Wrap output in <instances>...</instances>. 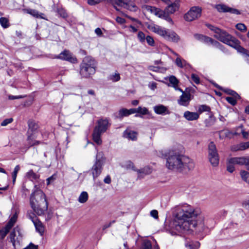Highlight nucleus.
Segmentation results:
<instances>
[{"mask_svg":"<svg viewBox=\"0 0 249 249\" xmlns=\"http://www.w3.org/2000/svg\"><path fill=\"white\" fill-rule=\"evenodd\" d=\"M26 177L31 180H36L38 178V176L33 172L32 170H30L26 173Z\"/></svg>","mask_w":249,"mask_h":249,"instance_id":"nucleus-33","label":"nucleus"},{"mask_svg":"<svg viewBox=\"0 0 249 249\" xmlns=\"http://www.w3.org/2000/svg\"><path fill=\"white\" fill-rule=\"evenodd\" d=\"M105 161L106 158L103 153L101 151H97L95 162L91 169L94 179L101 174Z\"/></svg>","mask_w":249,"mask_h":249,"instance_id":"nucleus-8","label":"nucleus"},{"mask_svg":"<svg viewBox=\"0 0 249 249\" xmlns=\"http://www.w3.org/2000/svg\"><path fill=\"white\" fill-rule=\"evenodd\" d=\"M236 28L238 30L241 32H245L247 30V27L243 23H238L236 25Z\"/></svg>","mask_w":249,"mask_h":249,"instance_id":"nucleus-42","label":"nucleus"},{"mask_svg":"<svg viewBox=\"0 0 249 249\" xmlns=\"http://www.w3.org/2000/svg\"><path fill=\"white\" fill-rule=\"evenodd\" d=\"M58 14L60 15L61 17L65 18L67 17V14L66 11L63 9H60L58 10Z\"/></svg>","mask_w":249,"mask_h":249,"instance_id":"nucleus-49","label":"nucleus"},{"mask_svg":"<svg viewBox=\"0 0 249 249\" xmlns=\"http://www.w3.org/2000/svg\"><path fill=\"white\" fill-rule=\"evenodd\" d=\"M199 111L200 112H202L204 111H210V107L206 105H201L199 107Z\"/></svg>","mask_w":249,"mask_h":249,"instance_id":"nucleus-46","label":"nucleus"},{"mask_svg":"<svg viewBox=\"0 0 249 249\" xmlns=\"http://www.w3.org/2000/svg\"><path fill=\"white\" fill-rule=\"evenodd\" d=\"M139 102L138 100H134L133 101H132L131 102V104L133 105V106H137L138 105Z\"/></svg>","mask_w":249,"mask_h":249,"instance_id":"nucleus-62","label":"nucleus"},{"mask_svg":"<svg viewBox=\"0 0 249 249\" xmlns=\"http://www.w3.org/2000/svg\"><path fill=\"white\" fill-rule=\"evenodd\" d=\"M240 97H235L232 96L231 97H227L226 99L227 101L232 106L235 105L237 103V99H239Z\"/></svg>","mask_w":249,"mask_h":249,"instance_id":"nucleus-36","label":"nucleus"},{"mask_svg":"<svg viewBox=\"0 0 249 249\" xmlns=\"http://www.w3.org/2000/svg\"><path fill=\"white\" fill-rule=\"evenodd\" d=\"M23 96H14V95H9V99L10 100H14V99H18L23 98Z\"/></svg>","mask_w":249,"mask_h":249,"instance_id":"nucleus-57","label":"nucleus"},{"mask_svg":"<svg viewBox=\"0 0 249 249\" xmlns=\"http://www.w3.org/2000/svg\"><path fill=\"white\" fill-rule=\"evenodd\" d=\"M249 147V142L241 143L240 145L239 149L241 150H245Z\"/></svg>","mask_w":249,"mask_h":249,"instance_id":"nucleus-48","label":"nucleus"},{"mask_svg":"<svg viewBox=\"0 0 249 249\" xmlns=\"http://www.w3.org/2000/svg\"><path fill=\"white\" fill-rule=\"evenodd\" d=\"M154 112L159 115H164L170 113L167 107L163 105H158L153 107Z\"/></svg>","mask_w":249,"mask_h":249,"instance_id":"nucleus-21","label":"nucleus"},{"mask_svg":"<svg viewBox=\"0 0 249 249\" xmlns=\"http://www.w3.org/2000/svg\"><path fill=\"white\" fill-rule=\"evenodd\" d=\"M147 28L167 41L178 42L179 40V36L173 31L166 30L164 28L154 24H149Z\"/></svg>","mask_w":249,"mask_h":249,"instance_id":"nucleus-5","label":"nucleus"},{"mask_svg":"<svg viewBox=\"0 0 249 249\" xmlns=\"http://www.w3.org/2000/svg\"><path fill=\"white\" fill-rule=\"evenodd\" d=\"M137 171L138 173V178L141 179L143 178L145 176L151 174L152 169L150 167L146 166L142 169L138 170Z\"/></svg>","mask_w":249,"mask_h":249,"instance_id":"nucleus-24","label":"nucleus"},{"mask_svg":"<svg viewBox=\"0 0 249 249\" xmlns=\"http://www.w3.org/2000/svg\"><path fill=\"white\" fill-rule=\"evenodd\" d=\"M142 249H152V244L150 241L144 240L142 245Z\"/></svg>","mask_w":249,"mask_h":249,"instance_id":"nucleus-39","label":"nucleus"},{"mask_svg":"<svg viewBox=\"0 0 249 249\" xmlns=\"http://www.w3.org/2000/svg\"><path fill=\"white\" fill-rule=\"evenodd\" d=\"M129 115H131L135 113H137V108H131L128 109Z\"/></svg>","mask_w":249,"mask_h":249,"instance_id":"nucleus-60","label":"nucleus"},{"mask_svg":"<svg viewBox=\"0 0 249 249\" xmlns=\"http://www.w3.org/2000/svg\"><path fill=\"white\" fill-rule=\"evenodd\" d=\"M162 157L166 159V167L170 170L182 173H187L194 169L195 163L188 157L169 150L162 154Z\"/></svg>","mask_w":249,"mask_h":249,"instance_id":"nucleus-2","label":"nucleus"},{"mask_svg":"<svg viewBox=\"0 0 249 249\" xmlns=\"http://www.w3.org/2000/svg\"><path fill=\"white\" fill-rule=\"evenodd\" d=\"M175 63L178 67L181 68L190 66V65L184 59H181L179 57L177 58Z\"/></svg>","mask_w":249,"mask_h":249,"instance_id":"nucleus-29","label":"nucleus"},{"mask_svg":"<svg viewBox=\"0 0 249 249\" xmlns=\"http://www.w3.org/2000/svg\"><path fill=\"white\" fill-rule=\"evenodd\" d=\"M182 95L178 100V104L182 106L187 107L191 101V94L189 93H184L183 91Z\"/></svg>","mask_w":249,"mask_h":249,"instance_id":"nucleus-19","label":"nucleus"},{"mask_svg":"<svg viewBox=\"0 0 249 249\" xmlns=\"http://www.w3.org/2000/svg\"><path fill=\"white\" fill-rule=\"evenodd\" d=\"M10 239L15 249L18 248L22 239V235L18 227L15 228L10 235Z\"/></svg>","mask_w":249,"mask_h":249,"instance_id":"nucleus-13","label":"nucleus"},{"mask_svg":"<svg viewBox=\"0 0 249 249\" xmlns=\"http://www.w3.org/2000/svg\"><path fill=\"white\" fill-rule=\"evenodd\" d=\"M34 224L36 228V231L41 235H42L44 232V227L42 223L38 219L34 220Z\"/></svg>","mask_w":249,"mask_h":249,"instance_id":"nucleus-27","label":"nucleus"},{"mask_svg":"<svg viewBox=\"0 0 249 249\" xmlns=\"http://www.w3.org/2000/svg\"><path fill=\"white\" fill-rule=\"evenodd\" d=\"M156 88V84L155 83H153L151 85V89H154Z\"/></svg>","mask_w":249,"mask_h":249,"instance_id":"nucleus-63","label":"nucleus"},{"mask_svg":"<svg viewBox=\"0 0 249 249\" xmlns=\"http://www.w3.org/2000/svg\"><path fill=\"white\" fill-rule=\"evenodd\" d=\"M216 8L220 12H230L236 15L240 14V12L238 10L231 8L225 4H217L216 5Z\"/></svg>","mask_w":249,"mask_h":249,"instance_id":"nucleus-18","label":"nucleus"},{"mask_svg":"<svg viewBox=\"0 0 249 249\" xmlns=\"http://www.w3.org/2000/svg\"><path fill=\"white\" fill-rule=\"evenodd\" d=\"M116 21L118 23H120V24H124L125 22V20L122 18H121L120 17H117L116 18Z\"/></svg>","mask_w":249,"mask_h":249,"instance_id":"nucleus-53","label":"nucleus"},{"mask_svg":"<svg viewBox=\"0 0 249 249\" xmlns=\"http://www.w3.org/2000/svg\"><path fill=\"white\" fill-rule=\"evenodd\" d=\"M89 198V195L87 192L83 191L82 192L78 199V201L80 203H86Z\"/></svg>","mask_w":249,"mask_h":249,"instance_id":"nucleus-31","label":"nucleus"},{"mask_svg":"<svg viewBox=\"0 0 249 249\" xmlns=\"http://www.w3.org/2000/svg\"><path fill=\"white\" fill-rule=\"evenodd\" d=\"M18 215L15 213L10 219L8 223L6 224L5 228L3 229L0 230V240L3 239L7 233L9 231V230L14 226L16 222L17 221Z\"/></svg>","mask_w":249,"mask_h":249,"instance_id":"nucleus-15","label":"nucleus"},{"mask_svg":"<svg viewBox=\"0 0 249 249\" xmlns=\"http://www.w3.org/2000/svg\"><path fill=\"white\" fill-rule=\"evenodd\" d=\"M53 58L68 61L72 63H75L77 62V59L76 57L73 56L69 51L66 50L61 53L59 55H56Z\"/></svg>","mask_w":249,"mask_h":249,"instance_id":"nucleus-16","label":"nucleus"},{"mask_svg":"<svg viewBox=\"0 0 249 249\" xmlns=\"http://www.w3.org/2000/svg\"><path fill=\"white\" fill-rule=\"evenodd\" d=\"M127 109L122 108L119 111V116L120 118H123L129 116Z\"/></svg>","mask_w":249,"mask_h":249,"instance_id":"nucleus-38","label":"nucleus"},{"mask_svg":"<svg viewBox=\"0 0 249 249\" xmlns=\"http://www.w3.org/2000/svg\"><path fill=\"white\" fill-rule=\"evenodd\" d=\"M240 174L241 178L249 184V173L245 170H241Z\"/></svg>","mask_w":249,"mask_h":249,"instance_id":"nucleus-32","label":"nucleus"},{"mask_svg":"<svg viewBox=\"0 0 249 249\" xmlns=\"http://www.w3.org/2000/svg\"><path fill=\"white\" fill-rule=\"evenodd\" d=\"M124 136L129 140L135 141L137 140V133L134 131L127 129L124 132Z\"/></svg>","mask_w":249,"mask_h":249,"instance_id":"nucleus-25","label":"nucleus"},{"mask_svg":"<svg viewBox=\"0 0 249 249\" xmlns=\"http://www.w3.org/2000/svg\"><path fill=\"white\" fill-rule=\"evenodd\" d=\"M28 217L32 221V222L34 223V220H37L38 219L37 217L35 215L34 213H28Z\"/></svg>","mask_w":249,"mask_h":249,"instance_id":"nucleus-54","label":"nucleus"},{"mask_svg":"<svg viewBox=\"0 0 249 249\" xmlns=\"http://www.w3.org/2000/svg\"><path fill=\"white\" fill-rule=\"evenodd\" d=\"M183 117L188 121H193L197 120L199 114L197 112L186 111L184 113Z\"/></svg>","mask_w":249,"mask_h":249,"instance_id":"nucleus-22","label":"nucleus"},{"mask_svg":"<svg viewBox=\"0 0 249 249\" xmlns=\"http://www.w3.org/2000/svg\"><path fill=\"white\" fill-rule=\"evenodd\" d=\"M30 205L34 212L38 215L44 214L48 209V203L45 195L40 189H36L31 194Z\"/></svg>","mask_w":249,"mask_h":249,"instance_id":"nucleus-4","label":"nucleus"},{"mask_svg":"<svg viewBox=\"0 0 249 249\" xmlns=\"http://www.w3.org/2000/svg\"><path fill=\"white\" fill-rule=\"evenodd\" d=\"M224 91L230 94V95H231V96H234V97H240V96L236 92H235L233 90H232L231 89H224Z\"/></svg>","mask_w":249,"mask_h":249,"instance_id":"nucleus-43","label":"nucleus"},{"mask_svg":"<svg viewBox=\"0 0 249 249\" xmlns=\"http://www.w3.org/2000/svg\"><path fill=\"white\" fill-rule=\"evenodd\" d=\"M110 79L114 82L118 81L120 79V74L118 73H115L110 76Z\"/></svg>","mask_w":249,"mask_h":249,"instance_id":"nucleus-44","label":"nucleus"},{"mask_svg":"<svg viewBox=\"0 0 249 249\" xmlns=\"http://www.w3.org/2000/svg\"><path fill=\"white\" fill-rule=\"evenodd\" d=\"M245 165L247 170H249V157H233L228 159L227 170L230 173L235 170V165Z\"/></svg>","mask_w":249,"mask_h":249,"instance_id":"nucleus-9","label":"nucleus"},{"mask_svg":"<svg viewBox=\"0 0 249 249\" xmlns=\"http://www.w3.org/2000/svg\"><path fill=\"white\" fill-rule=\"evenodd\" d=\"M191 78L192 80L196 84H198L200 83V79L198 76L195 73L191 75Z\"/></svg>","mask_w":249,"mask_h":249,"instance_id":"nucleus-45","label":"nucleus"},{"mask_svg":"<svg viewBox=\"0 0 249 249\" xmlns=\"http://www.w3.org/2000/svg\"><path fill=\"white\" fill-rule=\"evenodd\" d=\"M148 69L150 71H159V67H155L153 66H150L148 67Z\"/></svg>","mask_w":249,"mask_h":249,"instance_id":"nucleus-58","label":"nucleus"},{"mask_svg":"<svg viewBox=\"0 0 249 249\" xmlns=\"http://www.w3.org/2000/svg\"><path fill=\"white\" fill-rule=\"evenodd\" d=\"M96 62L91 56H86L80 65V74L83 77L88 78L95 73Z\"/></svg>","mask_w":249,"mask_h":249,"instance_id":"nucleus-6","label":"nucleus"},{"mask_svg":"<svg viewBox=\"0 0 249 249\" xmlns=\"http://www.w3.org/2000/svg\"><path fill=\"white\" fill-rule=\"evenodd\" d=\"M145 40L146 41L147 44L149 45H150L151 46H154L155 41H154L153 38L152 36H146V37L145 38Z\"/></svg>","mask_w":249,"mask_h":249,"instance_id":"nucleus-41","label":"nucleus"},{"mask_svg":"<svg viewBox=\"0 0 249 249\" xmlns=\"http://www.w3.org/2000/svg\"><path fill=\"white\" fill-rule=\"evenodd\" d=\"M200 244L198 242H189L186 243L185 246L188 249H198Z\"/></svg>","mask_w":249,"mask_h":249,"instance_id":"nucleus-34","label":"nucleus"},{"mask_svg":"<svg viewBox=\"0 0 249 249\" xmlns=\"http://www.w3.org/2000/svg\"><path fill=\"white\" fill-rule=\"evenodd\" d=\"M146 37V36H145V34L142 31H139L138 32L137 37L139 41L142 43H143L145 42Z\"/></svg>","mask_w":249,"mask_h":249,"instance_id":"nucleus-37","label":"nucleus"},{"mask_svg":"<svg viewBox=\"0 0 249 249\" xmlns=\"http://www.w3.org/2000/svg\"><path fill=\"white\" fill-rule=\"evenodd\" d=\"M208 159L212 166L215 167L219 164V157L216 145L211 142L208 145Z\"/></svg>","mask_w":249,"mask_h":249,"instance_id":"nucleus-11","label":"nucleus"},{"mask_svg":"<svg viewBox=\"0 0 249 249\" xmlns=\"http://www.w3.org/2000/svg\"><path fill=\"white\" fill-rule=\"evenodd\" d=\"M195 36L196 38L202 40L204 42L209 45L211 44L215 47L220 48L221 46V44L218 42L209 37L204 36L201 35H196Z\"/></svg>","mask_w":249,"mask_h":249,"instance_id":"nucleus-17","label":"nucleus"},{"mask_svg":"<svg viewBox=\"0 0 249 249\" xmlns=\"http://www.w3.org/2000/svg\"><path fill=\"white\" fill-rule=\"evenodd\" d=\"M13 120L12 118H8V119H5L1 122V125L6 126L8 124L12 123L13 122Z\"/></svg>","mask_w":249,"mask_h":249,"instance_id":"nucleus-47","label":"nucleus"},{"mask_svg":"<svg viewBox=\"0 0 249 249\" xmlns=\"http://www.w3.org/2000/svg\"><path fill=\"white\" fill-rule=\"evenodd\" d=\"M150 215L155 219H157L158 218V212L156 210H152L150 212Z\"/></svg>","mask_w":249,"mask_h":249,"instance_id":"nucleus-52","label":"nucleus"},{"mask_svg":"<svg viewBox=\"0 0 249 249\" xmlns=\"http://www.w3.org/2000/svg\"><path fill=\"white\" fill-rule=\"evenodd\" d=\"M0 24L3 28H7L10 26L8 19L4 17L0 18Z\"/></svg>","mask_w":249,"mask_h":249,"instance_id":"nucleus-35","label":"nucleus"},{"mask_svg":"<svg viewBox=\"0 0 249 249\" xmlns=\"http://www.w3.org/2000/svg\"><path fill=\"white\" fill-rule=\"evenodd\" d=\"M204 220V215L199 209L184 204L175 208V218L171 223V227L181 233L193 231L200 232L207 227Z\"/></svg>","mask_w":249,"mask_h":249,"instance_id":"nucleus-1","label":"nucleus"},{"mask_svg":"<svg viewBox=\"0 0 249 249\" xmlns=\"http://www.w3.org/2000/svg\"><path fill=\"white\" fill-rule=\"evenodd\" d=\"M117 5L126 7L130 10L136 11L137 7L135 5H131V7L129 8V0H115Z\"/></svg>","mask_w":249,"mask_h":249,"instance_id":"nucleus-23","label":"nucleus"},{"mask_svg":"<svg viewBox=\"0 0 249 249\" xmlns=\"http://www.w3.org/2000/svg\"><path fill=\"white\" fill-rule=\"evenodd\" d=\"M108 126L107 120L101 119L98 121L97 125L95 127L92 134L93 140L98 145L102 144L101 135L106 131Z\"/></svg>","mask_w":249,"mask_h":249,"instance_id":"nucleus-7","label":"nucleus"},{"mask_svg":"<svg viewBox=\"0 0 249 249\" xmlns=\"http://www.w3.org/2000/svg\"><path fill=\"white\" fill-rule=\"evenodd\" d=\"M147 10L150 11L151 13L153 14L157 17L164 19L171 23H173L172 18L165 12V10L163 11L154 6H148L147 7Z\"/></svg>","mask_w":249,"mask_h":249,"instance_id":"nucleus-14","label":"nucleus"},{"mask_svg":"<svg viewBox=\"0 0 249 249\" xmlns=\"http://www.w3.org/2000/svg\"><path fill=\"white\" fill-rule=\"evenodd\" d=\"M95 33L96 34V35L99 36H101L103 35L102 31L101 29L99 28H97L95 30Z\"/></svg>","mask_w":249,"mask_h":249,"instance_id":"nucleus-55","label":"nucleus"},{"mask_svg":"<svg viewBox=\"0 0 249 249\" xmlns=\"http://www.w3.org/2000/svg\"><path fill=\"white\" fill-rule=\"evenodd\" d=\"M20 169V167L19 165H17L15 168L13 172L12 173V178H13V182H14L16 181V179L17 176V174Z\"/></svg>","mask_w":249,"mask_h":249,"instance_id":"nucleus-40","label":"nucleus"},{"mask_svg":"<svg viewBox=\"0 0 249 249\" xmlns=\"http://www.w3.org/2000/svg\"><path fill=\"white\" fill-rule=\"evenodd\" d=\"M23 11L24 12H26L29 14L31 15L32 16H34V17L37 18H42L41 15H42L43 14L39 13V12L36 10L32 9H24L23 10Z\"/></svg>","mask_w":249,"mask_h":249,"instance_id":"nucleus-28","label":"nucleus"},{"mask_svg":"<svg viewBox=\"0 0 249 249\" xmlns=\"http://www.w3.org/2000/svg\"><path fill=\"white\" fill-rule=\"evenodd\" d=\"M238 128H242L241 133L243 138L246 139H248L249 136V133L245 131V130L243 129V125H241L240 126L238 127Z\"/></svg>","mask_w":249,"mask_h":249,"instance_id":"nucleus-50","label":"nucleus"},{"mask_svg":"<svg viewBox=\"0 0 249 249\" xmlns=\"http://www.w3.org/2000/svg\"><path fill=\"white\" fill-rule=\"evenodd\" d=\"M28 130L27 131V142L29 146H32L34 145L39 143V141H35V134L38 128V125L33 121L28 122Z\"/></svg>","mask_w":249,"mask_h":249,"instance_id":"nucleus-10","label":"nucleus"},{"mask_svg":"<svg viewBox=\"0 0 249 249\" xmlns=\"http://www.w3.org/2000/svg\"><path fill=\"white\" fill-rule=\"evenodd\" d=\"M128 28L129 32L132 33H136L138 31V29L132 25H130Z\"/></svg>","mask_w":249,"mask_h":249,"instance_id":"nucleus-56","label":"nucleus"},{"mask_svg":"<svg viewBox=\"0 0 249 249\" xmlns=\"http://www.w3.org/2000/svg\"><path fill=\"white\" fill-rule=\"evenodd\" d=\"M137 113H139V114H136L135 115V116L141 117L142 115L148 114L149 111L148 109L145 107H139L138 108H137Z\"/></svg>","mask_w":249,"mask_h":249,"instance_id":"nucleus-30","label":"nucleus"},{"mask_svg":"<svg viewBox=\"0 0 249 249\" xmlns=\"http://www.w3.org/2000/svg\"><path fill=\"white\" fill-rule=\"evenodd\" d=\"M202 9L199 6H193L184 15V19L187 22H191L200 17Z\"/></svg>","mask_w":249,"mask_h":249,"instance_id":"nucleus-12","label":"nucleus"},{"mask_svg":"<svg viewBox=\"0 0 249 249\" xmlns=\"http://www.w3.org/2000/svg\"><path fill=\"white\" fill-rule=\"evenodd\" d=\"M56 178L55 175H53L51 177L47 179V185L50 184Z\"/></svg>","mask_w":249,"mask_h":249,"instance_id":"nucleus-51","label":"nucleus"},{"mask_svg":"<svg viewBox=\"0 0 249 249\" xmlns=\"http://www.w3.org/2000/svg\"><path fill=\"white\" fill-rule=\"evenodd\" d=\"M245 111L246 113L249 114V106L246 107Z\"/></svg>","mask_w":249,"mask_h":249,"instance_id":"nucleus-64","label":"nucleus"},{"mask_svg":"<svg viewBox=\"0 0 249 249\" xmlns=\"http://www.w3.org/2000/svg\"><path fill=\"white\" fill-rule=\"evenodd\" d=\"M180 0H175L173 3L168 4V6L165 9V12L169 15L174 13L177 11L179 7Z\"/></svg>","mask_w":249,"mask_h":249,"instance_id":"nucleus-20","label":"nucleus"},{"mask_svg":"<svg viewBox=\"0 0 249 249\" xmlns=\"http://www.w3.org/2000/svg\"><path fill=\"white\" fill-rule=\"evenodd\" d=\"M105 183L107 184H109L111 182V178L109 176H107L104 179Z\"/></svg>","mask_w":249,"mask_h":249,"instance_id":"nucleus-59","label":"nucleus"},{"mask_svg":"<svg viewBox=\"0 0 249 249\" xmlns=\"http://www.w3.org/2000/svg\"><path fill=\"white\" fill-rule=\"evenodd\" d=\"M208 28L212 31L214 37L219 41L236 49L238 52L249 55V51L240 45V41L226 31L211 24L207 25Z\"/></svg>","mask_w":249,"mask_h":249,"instance_id":"nucleus-3","label":"nucleus"},{"mask_svg":"<svg viewBox=\"0 0 249 249\" xmlns=\"http://www.w3.org/2000/svg\"><path fill=\"white\" fill-rule=\"evenodd\" d=\"M169 80L170 82L169 86L173 87L176 90L182 91V90L178 87V81L175 76H171L169 78Z\"/></svg>","mask_w":249,"mask_h":249,"instance_id":"nucleus-26","label":"nucleus"},{"mask_svg":"<svg viewBox=\"0 0 249 249\" xmlns=\"http://www.w3.org/2000/svg\"><path fill=\"white\" fill-rule=\"evenodd\" d=\"M114 221H112V223H113ZM111 225V222H110L108 224H106L105 225H104L103 226V229H106L108 227H109Z\"/></svg>","mask_w":249,"mask_h":249,"instance_id":"nucleus-61","label":"nucleus"}]
</instances>
